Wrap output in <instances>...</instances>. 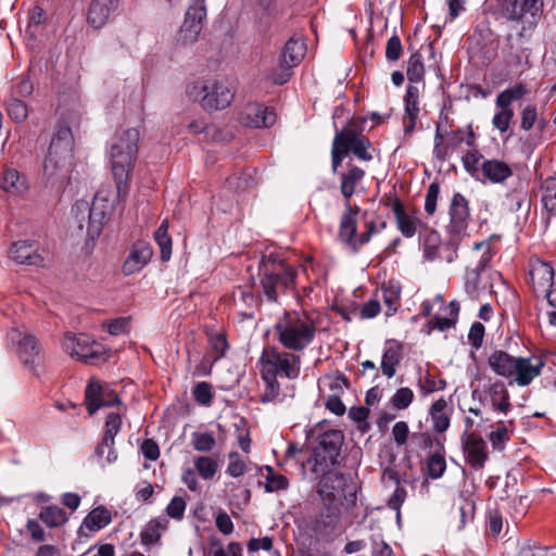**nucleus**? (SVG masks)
I'll use <instances>...</instances> for the list:
<instances>
[{"instance_id":"e2e57ef3","label":"nucleus","mask_w":556,"mask_h":556,"mask_svg":"<svg viewBox=\"0 0 556 556\" xmlns=\"http://www.w3.org/2000/svg\"><path fill=\"white\" fill-rule=\"evenodd\" d=\"M402 43L399 36H392L386 47V58L389 61H397L402 55Z\"/></svg>"},{"instance_id":"09e8293b","label":"nucleus","mask_w":556,"mask_h":556,"mask_svg":"<svg viewBox=\"0 0 556 556\" xmlns=\"http://www.w3.org/2000/svg\"><path fill=\"white\" fill-rule=\"evenodd\" d=\"M500 111L494 115L492 119L493 126L501 132L507 131L509 128L510 121L514 117V110L511 106H497Z\"/></svg>"},{"instance_id":"ddd939ff","label":"nucleus","mask_w":556,"mask_h":556,"mask_svg":"<svg viewBox=\"0 0 556 556\" xmlns=\"http://www.w3.org/2000/svg\"><path fill=\"white\" fill-rule=\"evenodd\" d=\"M118 395L108 386L91 378L85 390V404L89 415H93L101 407H110L119 404Z\"/></svg>"},{"instance_id":"2f4dec72","label":"nucleus","mask_w":556,"mask_h":556,"mask_svg":"<svg viewBox=\"0 0 556 556\" xmlns=\"http://www.w3.org/2000/svg\"><path fill=\"white\" fill-rule=\"evenodd\" d=\"M401 350L402 345L392 341L383 353L381 370L388 378H392L395 375V366L400 363L402 357Z\"/></svg>"},{"instance_id":"72a5a7b5","label":"nucleus","mask_w":556,"mask_h":556,"mask_svg":"<svg viewBox=\"0 0 556 556\" xmlns=\"http://www.w3.org/2000/svg\"><path fill=\"white\" fill-rule=\"evenodd\" d=\"M1 188L12 194H21L27 190L26 180L13 168H7L3 173Z\"/></svg>"},{"instance_id":"4d7b16f0","label":"nucleus","mask_w":556,"mask_h":556,"mask_svg":"<svg viewBox=\"0 0 556 556\" xmlns=\"http://www.w3.org/2000/svg\"><path fill=\"white\" fill-rule=\"evenodd\" d=\"M348 155V149L345 144H342L340 141V138L336 135L332 141V149H331V165H332V172L336 173L338 170V167L341 165L343 159Z\"/></svg>"},{"instance_id":"6ab92c4d","label":"nucleus","mask_w":556,"mask_h":556,"mask_svg":"<svg viewBox=\"0 0 556 556\" xmlns=\"http://www.w3.org/2000/svg\"><path fill=\"white\" fill-rule=\"evenodd\" d=\"M9 256L17 264L41 266L43 257L38 252V244L35 241L21 240L12 243Z\"/></svg>"},{"instance_id":"c85d7f7f","label":"nucleus","mask_w":556,"mask_h":556,"mask_svg":"<svg viewBox=\"0 0 556 556\" xmlns=\"http://www.w3.org/2000/svg\"><path fill=\"white\" fill-rule=\"evenodd\" d=\"M392 212L402 235L407 238L413 237L416 232V219L406 213L403 203L397 198L392 204Z\"/></svg>"},{"instance_id":"13d9d810","label":"nucleus","mask_w":556,"mask_h":556,"mask_svg":"<svg viewBox=\"0 0 556 556\" xmlns=\"http://www.w3.org/2000/svg\"><path fill=\"white\" fill-rule=\"evenodd\" d=\"M489 438L493 448L502 450L505 443L509 440L508 429L505 424L503 421H498L496 430L492 431Z\"/></svg>"},{"instance_id":"58836bf2","label":"nucleus","mask_w":556,"mask_h":556,"mask_svg":"<svg viewBox=\"0 0 556 556\" xmlns=\"http://www.w3.org/2000/svg\"><path fill=\"white\" fill-rule=\"evenodd\" d=\"M425 66L419 52L410 55L407 62V78L410 83H420L424 80Z\"/></svg>"},{"instance_id":"de8ad7c7","label":"nucleus","mask_w":556,"mask_h":556,"mask_svg":"<svg viewBox=\"0 0 556 556\" xmlns=\"http://www.w3.org/2000/svg\"><path fill=\"white\" fill-rule=\"evenodd\" d=\"M544 207L553 215H556V179L549 178L545 182L542 197Z\"/></svg>"},{"instance_id":"393cba45","label":"nucleus","mask_w":556,"mask_h":556,"mask_svg":"<svg viewBox=\"0 0 556 556\" xmlns=\"http://www.w3.org/2000/svg\"><path fill=\"white\" fill-rule=\"evenodd\" d=\"M331 466H320L319 472L320 479L318 482L319 494H332L336 490L341 489L344 485V477L339 471L330 469Z\"/></svg>"},{"instance_id":"c756f323","label":"nucleus","mask_w":556,"mask_h":556,"mask_svg":"<svg viewBox=\"0 0 556 556\" xmlns=\"http://www.w3.org/2000/svg\"><path fill=\"white\" fill-rule=\"evenodd\" d=\"M488 393L493 408L507 414L511 405L509 402V393L504 382L500 380L495 381L489 387Z\"/></svg>"},{"instance_id":"9b49d317","label":"nucleus","mask_w":556,"mask_h":556,"mask_svg":"<svg viewBox=\"0 0 556 556\" xmlns=\"http://www.w3.org/2000/svg\"><path fill=\"white\" fill-rule=\"evenodd\" d=\"M205 17V0H193L179 29L178 41L182 45L195 42L203 28Z\"/></svg>"},{"instance_id":"cd10ccee","label":"nucleus","mask_w":556,"mask_h":556,"mask_svg":"<svg viewBox=\"0 0 556 556\" xmlns=\"http://www.w3.org/2000/svg\"><path fill=\"white\" fill-rule=\"evenodd\" d=\"M518 357H514L504 351H495L489 357L490 367L500 376L510 377L516 370Z\"/></svg>"},{"instance_id":"412c9836","label":"nucleus","mask_w":556,"mask_h":556,"mask_svg":"<svg viewBox=\"0 0 556 556\" xmlns=\"http://www.w3.org/2000/svg\"><path fill=\"white\" fill-rule=\"evenodd\" d=\"M119 2L121 0H92L87 13L88 24L96 29L104 26L117 11Z\"/></svg>"},{"instance_id":"7c9ffc66","label":"nucleus","mask_w":556,"mask_h":556,"mask_svg":"<svg viewBox=\"0 0 556 556\" xmlns=\"http://www.w3.org/2000/svg\"><path fill=\"white\" fill-rule=\"evenodd\" d=\"M542 365L541 362L538 365H532L530 358L518 357L516 370H514L516 382L519 386H528L534 377L540 375Z\"/></svg>"},{"instance_id":"f3484780","label":"nucleus","mask_w":556,"mask_h":556,"mask_svg":"<svg viewBox=\"0 0 556 556\" xmlns=\"http://www.w3.org/2000/svg\"><path fill=\"white\" fill-rule=\"evenodd\" d=\"M336 134L338 138H340L342 144H345L348 154L352 152L357 159L366 162L372 160V155L368 151L371 147L370 141L368 138L363 136L361 131L352 128L351 124L340 130H337Z\"/></svg>"},{"instance_id":"ea45409f","label":"nucleus","mask_w":556,"mask_h":556,"mask_svg":"<svg viewBox=\"0 0 556 556\" xmlns=\"http://www.w3.org/2000/svg\"><path fill=\"white\" fill-rule=\"evenodd\" d=\"M531 278L542 287H551L554 280V269L548 263L541 262L531 270Z\"/></svg>"},{"instance_id":"4468645a","label":"nucleus","mask_w":556,"mask_h":556,"mask_svg":"<svg viewBox=\"0 0 556 556\" xmlns=\"http://www.w3.org/2000/svg\"><path fill=\"white\" fill-rule=\"evenodd\" d=\"M111 522V513L103 506L96 507L92 509L84 519V522L81 527L78 530V540L73 545V549L75 552L80 553V556H85L87 554L93 553L97 545H90L86 549L80 548V545L84 543V540L88 539V534L85 533V529L96 532L102 528H104L106 525Z\"/></svg>"},{"instance_id":"f03ea898","label":"nucleus","mask_w":556,"mask_h":556,"mask_svg":"<svg viewBox=\"0 0 556 556\" xmlns=\"http://www.w3.org/2000/svg\"><path fill=\"white\" fill-rule=\"evenodd\" d=\"M74 151V137L70 126L60 121L51 139L48 153L43 161V174L55 176L59 172L67 169L71 165Z\"/></svg>"},{"instance_id":"2eb2a0df","label":"nucleus","mask_w":556,"mask_h":556,"mask_svg":"<svg viewBox=\"0 0 556 556\" xmlns=\"http://www.w3.org/2000/svg\"><path fill=\"white\" fill-rule=\"evenodd\" d=\"M110 212L111 210L101 207L97 202H92L90 206L87 201H77L72 207L74 218H79V214H83V219H87V233L92 240L100 236Z\"/></svg>"},{"instance_id":"79ce46f5","label":"nucleus","mask_w":556,"mask_h":556,"mask_svg":"<svg viewBox=\"0 0 556 556\" xmlns=\"http://www.w3.org/2000/svg\"><path fill=\"white\" fill-rule=\"evenodd\" d=\"M381 292L382 300L384 304L388 306L387 315H392L397 309L401 289L399 286L395 285H383L381 287Z\"/></svg>"},{"instance_id":"f257e3e1","label":"nucleus","mask_w":556,"mask_h":556,"mask_svg":"<svg viewBox=\"0 0 556 556\" xmlns=\"http://www.w3.org/2000/svg\"><path fill=\"white\" fill-rule=\"evenodd\" d=\"M138 129L128 128L116 132L111 146L112 173L119 199H125L129 190L128 177L138 152Z\"/></svg>"},{"instance_id":"4be33fe9","label":"nucleus","mask_w":556,"mask_h":556,"mask_svg":"<svg viewBox=\"0 0 556 556\" xmlns=\"http://www.w3.org/2000/svg\"><path fill=\"white\" fill-rule=\"evenodd\" d=\"M153 251L148 242L139 241L134 244L128 257L124 262L123 273L132 275L142 269L151 260Z\"/></svg>"},{"instance_id":"37998d69","label":"nucleus","mask_w":556,"mask_h":556,"mask_svg":"<svg viewBox=\"0 0 556 556\" xmlns=\"http://www.w3.org/2000/svg\"><path fill=\"white\" fill-rule=\"evenodd\" d=\"M194 466L199 475L205 479H212L218 468L217 462L208 456H199L194 459Z\"/></svg>"},{"instance_id":"aec40b11","label":"nucleus","mask_w":556,"mask_h":556,"mask_svg":"<svg viewBox=\"0 0 556 556\" xmlns=\"http://www.w3.org/2000/svg\"><path fill=\"white\" fill-rule=\"evenodd\" d=\"M341 513L338 506H325L313 522L317 535L329 536L340 531Z\"/></svg>"},{"instance_id":"9d476101","label":"nucleus","mask_w":556,"mask_h":556,"mask_svg":"<svg viewBox=\"0 0 556 556\" xmlns=\"http://www.w3.org/2000/svg\"><path fill=\"white\" fill-rule=\"evenodd\" d=\"M9 337L16 344V352L23 364L36 376H40V344L38 340L28 332H21L17 329L11 330Z\"/></svg>"},{"instance_id":"864d4df0","label":"nucleus","mask_w":556,"mask_h":556,"mask_svg":"<svg viewBox=\"0 0 556 556\" xmlns=\"http://www.w3.org/2000/svg\"><path fill=\"white\" fill-rule=\"evenodd\" d=\"M193 396L200 405L208 406L213 400L212 386L206 381L199 382L193 388Z\"/></svg>"},{"instance_id":"c03bdc74","label":"nucleus","mask_w":556,"mask_h":556,"mask_svg":"<svg viewBox=\"0 0 556 556\" xmlns=\"http://www.w3.org/2000/svg\"><path fill=\"white\" fill-rule=\"evenodd\" d=\"M253 179L250 173L235 174L227 178L226 187L235 192H242L251 188Z\"/></svg>"},{"instance_id":"0eeeda50","label":"nucleus","mask_w":556,"mask_h":556,"mask_svg":"<svg viewBox=\"0 0 556 556\" xmlns=\"http://www.w3.org/2000/svg\"><path fill=\"white\" fill-rule=\"evenodd\" d=\"M343 442L344 434L341 430L332 429L319 434L318 444L313 453L315 464L312 471L319 472L320 466H339Z\"/></svg>"},{"instance_id":"bf43d9fd","label":"nucleus","mask_w":556,"mask_h":556,"mask_svg":"<svg viewBox=\"0 0 556 556\" xmlns=\"http://www.w3.org/2000/svg\"><path fill=\"white\" fill-rule=\"evenodd\" d=\"M161 523L156 520H151L141 532V541L143 544L149 545L159 541Z\"/></svg>"},{"instance_id":"603ef678","label":"nucleus","mask_w":556,"mask_h":556,"mask_svg":"<svg viewBox=\"0 0 556 556\" xmlns=\"http://www.w3.org/2000/svg\"><path fill=\"white\" fill-rule=\"evenodd\" d=\"M414 400V392L406 387L396 390L394 395L391 397V403L396 409L407 408Z\"/></svg>"},{"instance_id":"338daca9","label":"nucleus","mask_w":556,"mask_h":556,"mask_svg":"<svg viewBox=\"0 0 556 556\" xmlns=\"http://www.w3.org/2000/svg\"><path fill=\"white\" fill-rule=\"evenodd\" d=\"M538 121V112L534 105H527L521 112V128L530 130Z\"/></svg>"},{"instance_id":"c9c22d12","label":"nucleus","mask_w":556,"mask_h":556,"mask_svg":"<svg viewBox=\"0 0 556 556\" xmlns=\"http://www.w3.org/2000/svg\"><path fill=\"white\" fill-rule=\"evenodd\" d=\"M446 402L444 399H439L430 407V415L433 420V429L437 432H444L450 426V418L444 413Z\"/></svg>"},{"instance_id":"49530a36","label":"nucleus","mask_w":556,"mask_h":556,"mask_svg":"<svg viewBox=\"0 0 556 556\" xmlns=\"http://www.w3.org/2000/svg\"><path fill=\"white\" fill-rule=\"evenodd\" d=\"M482 154L473 149L471 151H468L464 156H463V163H464V167L465 169L475 178L479 179V175L481 173V165L479 164L481 159H482Z\"/></svg>"},{"instance_id":"774afa93","label":"nucleus","mask_w":556,"mask_h":556,"mask_svg":"<svg viewBox=\"0 0 556 556\" xmlns=\"http://www.w3.org/2000/svg\"><path fill=\"white\" fill-rule=\"evenodd\" d=\"M185 508L186 502L181 497L175 496L167 505L166 513L172 518L181 519L185 513Z\"/></svg>"},{"instance_id":"1a4fd4ad","label":"nucleus","mask_w":556,"mask_h":556,"mask_svg":"<svg viewBox=\"0 0 556 556\" xmlns=\"http://www.w3.org/2000/svg\"><path fill=\"white\" fill-rule=\"evenodd\" d=\"M63 349L88 364L105 359V350L102 344L91 340L87 334L76 337L67 333L63 340Z\"/></svg>"},{"instance_id":"4c0bfd02","label":"nucleus","mask_w":556,"mask_h":556,"mask_svg":"<svg viewBox=\"0 0 556 556\" xmlns=\"http://www.w3.org/2000/svg\"><path fill=\"white\" fill-rule=\"evenodd\" d=\"M528 90L522 84H517L511 88L505 89L497 94L495 104L496 106H511L514 101L522 99Z\"/></svg>"},{"instance_id":"5fc2aeb1","label":"nucleus","mask_w":556,"mask_h":556,"mask_svg":"<svg viewBox=\"0 0 556 556\" xmlns=\"http://www.w3.org/2000/svg\"><path fill=\"white\" fill-rule=\"evenodd\" d=\"M192 437H193V447L198 452H203V453L211 452L216 444L215 438L211 433H207V432H204V433L194 432L192 434Z\"/></svg>"},{"instance_id":"a19ab883","label":"nucleus","mask_w":556,"mask_h":556,"mask_svg":"<svg viewBox=\"0 0 556 556\" xmlns=\"http://www.w3.org/2000/svg\"><path fill=\"white\" fill-rule=\"evenodd\" d=\"M446 469V463L443 454L438 451L427 458V473L432 479L442 477Z\"/></svg>"},{"instance_id":"20e7f679","label":"nucleus","mask_w":556,"mask_h":556,"mask_svg":"<svg viewBox=\"0 0 556 556\" xmlns=\"http://www.w3.org/2000/svg\"><path fill=\"white\" fill-rule=\"evenodd\" d=\"M260 270L263 274L261 280L263 291L269 301L276 302L278 290H287L295 282L294 269L285 261H277L271 255L262 260Z\"/></svg>"},{"instance_id":"3c124183","label":"nucleus","mask_w":556,"mask_h":556,"mask_svg":"<svg viewBox=\"0 0 556 556\" xmlns=\"http://www.w3.org/2000/svg\"><path fill=\"white\" fill-rule=\"evenodd\" d=\"M8 114L16 123L24 122L28 116L27 105L23 101L13 98L8 104Z\"/></svg>"},{"instance_id":"bb28decb","label":"nucleus","mask_w":556,"mask_h":556,"mask_svg":"<svg viewBox=\"0 0 556 556\" xmlns=\"http://www.w3.org/2000/svg\"><path fill=\"white\" fill-rule=\"evenodd\" d=\"M247 119V125L249 126L256 128L270 127L276 122V114L267 106L252 104L248 108Z\"/></svg>"},{"instance_id":"423d86ee","label":"nucleus","mask_w":556,"mask_h":556,"mask_svg":"<svg viewBox=\"0 0 556 556\" xmlns=\"http://www.w3.org/2000/svg\"><path fill=\"white\" fill-rule=\"evenodd\" d=\"M502 12L507 20L522 24L519 35L523 36L536 26L543 12V0H503Z\"/></svg>"},{"instance_id":"0e129e2a","label":"nucleus","mask_w":556,"mask_h":556,"mask_svg":"<svg viewBox=\"0 0 556 556\" xmlns=\"http://www.w3.org/2000/svg\"><path fill=\"white\" fill-rule=\"evenodd\" d=\"M128 325V317H118L113 320L104 323V326L108 328L109 333L112 336H118L126 332Z\"/></svg>"},{"instance_id":"7ed1b4c3","label":"nucleus","mask_w":556,"mask_h":556,"mask_svg":"<svg viewBox=\"0 0 556 556\" xmlns=\"http://www.w3.org/2000/svg\"><path fill=\"white\" fill-rule=\"evenodd\" d=\"M279 342L293 351L304 350L315 338L316 327L307 316L287 312L276 325Z\"/></svg>"},{"instance_id":"f8f14e48","label":"nucleus","mask_w":556,"mask_h":556,"mask_svg":"<svg viewBox=\"0 0 556 556\" xmlns=\"http://www.w3.org/2000/svg\"><path fill=\"white\" fill-rule=\"evenodd\" d=\"M448 214L447 231L452 237L451 241L456 244L466 235L469 218L468 201L462 193L453 195Z\"/></svg>"},{"instance_id":"a211bd4d","label":"nucleus","mask_w":556,"mask_h":556,"mask_svg":"<svg viewBox=\"0 0 556 556\" xmlns=\"http://www.w3.org/2000/svg\"><path fill=\"white\" fill-rule=\"evenodd\" d=\"M300 362V356L292 353L276 350L266 353V366L273 367L277 375H285L289 379L298 378Z\"/></svg>"},{"instance_id":"8fccbe9b","label":"nucleus","mask_w":556,"mask_h":556,"mask_svg":"<svg viewBox=\"0 0 556 556\" xmlns=\"http://www.w3.org/2000/svg\"><path fill=\"white\" fill-rule=\"evenodd\" d=\"M266 470L268 472L265 484L267 492H276L288 488L289 482L285 476L275 473L274 469L269 466L266 467Z\"/></svg>"},{"instance_id":"6e6552de","label":"nucleus","mask_w":556,"mask_h":556,"mask_svg":"<svg viewBox=\"0 0 556 556\" xmlns=\"http://www.w3.org/2000/svg\"><path fill=\"white\" fill-rule=\"evenodd\" d=\"M305 51V43L301 39L290 38L280 54L278 67L271 71L273 83L286 84L292 76V68L298 66L304 58Z\"/></svg>"},{"instance_id":"473e14b6","label":"nucleus","mask_w":556,"mask_h":556,"mask_svg":"<svg viewBox=\"0 0 556 556\" xmlns=\"http://www.w3.org/2000/svg\"><path fill=\"white\" fill-rule=\"evenodd\" d=\"M490 261L489 253H484L475 268L467 269L465 290L471 298L478 296L481 271L484 270Z\"/></svg>"},{"instance_id":"e433bc0d","label":"nucleus","mask_w":556,"mask_h":556,"mask_svg":"<svg viewBox=\"0 0 556 556\" xmlns=\"http://www.w3.org/2000/svg\"><path fill=\"white\" fill-rule=\"evenodd\" d=\"M39 518L50 528L60 527L67 521L66 513L55 505L43 507L39 514Z\"/></svg>"},{"instance_id":"5701e85b","label":"nucleus","mask_w":556,"mask_h":556,"mask_svg":"<svg viewBox=\"0 0 556 556\" xmlns=\"http://www.w3.org/2000/svg\"><path fill=\"white\" fill-rule=\"evenodd\" d=\"M463 445L471 467L481 469L488 458L483 439L473 433L466 434L463 440Z\"/></svg>"},{"instance_id":"69168bd1","label":"nucleus","mask_w":556,"mask_h":556,"mask_svg":"<svg viewBox=\"0 0 556 556\" xmlns=\"http://www.w3.org/2000/svg\"><path fill=\"white\" fill-rule=\"evenodd\" d=\"M392 435L396 445H404L409 437L408 425L405 421H397L392 428Z\"/></svg>"},{"instance_id":"39448f33","label":"nucleus","mask_w":556,"mask_h":556,"mask_svg":"<svg viewBox=\"0 0 556 556\" xmlns=\"http://www.w3.org/2000/svg\"><path fill=\"white\" fill-rule=\"evenodd\" d=\"M188 94L208 112L226 109L233 99V91L223 81L205 80L188 87Z\"/></svg>"},{"instance_id":"a18cd8bd","label":"nucleus","mask_w":556,"mask_h":556,"mask_svg":"<svg viewBox=\"0 0 556 556\" xmlns=\"http://www.w3.org/2000/svg\"><path fill=\"white\" fill-rule=\"evenodd\" d=\"M357 222L352 220L351 217L341 216L339 227V239L350 247L354 237L356 236Z\"/></svg>"},{"instance_id":"052dcab7","label":"nucleus","mask_w":556,"mask_h":556,"mask_svg":"<svg viewBox=\"0 0 556 556\" xmlns=\"http://www.w3.org/2000/svg\"><path fill=\"white\" fill-rule=\"evenodd\" d=\"M247 469L245 463L241 459L240 455L237 452H231L229 454V464L227 467V473L233 478L240 477L244 473Z\"/></svg>"},{"instance_id":"dca6fc26","label":"nucleus","mask_w":556,"mask_h":556,"mask_svg":"<svg viewBox=\"0 0 556 556\" xmlns=\"http://www.w3.org/2000/svg\"><path fill=\"white\" fill-rule=\"evenodd\" d=\"M122 427V417L118 413H110L106 416L104 433L101 442L98 443L96 447V455L99 457H103L105 454V448L108 450L106 454V463L112 464L117 459V453L114 448L115 437L119 432Z\"/></svg>"},{"instance_id":"680f3d73","label":"nucleus","mask_w":556,"mask_h":556,"mask_svg":"<svg viewBox=\"0 0 556 556\" xmlns=\"http://www.w3.org/2000/svg\"><path fill=\"white\" fill-rule=\"evenodd\" d=\"M440 192V186L438 182L429 185L426 199H425V211L429 215H433L437 210V201Z\"/></svg>"},{"instance_id":"a878e982","label":"nucleus","mask_w":556,"mask_h":556,"mask_svg":"<svg viewBox=\"0 0 556 556\" xmlns=\"http://www.w3.org/2000/svg\"><path fill=\"white\" fill-rule=\"evenodd\" d=\"M346 167L348 170L340 176V191L345 200H350L355 192L356 185L363 180L365 172L352 162H349Z\"/></svg>"},{"instance_id":"6e6d98bb","label":"nucleus","mask_w":556,"mask_h":556,"mask_svg":"<svg viewBox=\"0 0 556 556\" xmlns=\"http://www.w3.org/2000/svg\"><path fill=\"white\" fill-rule=\"evenodd\" d=\"M208 338L211 346L213 351L216 353L214 361H218L219 358L225 356V353L229 346L226 339V334L224 332L210 333Z\"/></svg>"},{"instance_id":"b1692460","label":"nucleus","mask_w":556,"mask_h":556,"mask_svg":"<svg viewBox=\"0 0 556 556\" xmlns=\"http://www.w3.org/2000/svg\"><path fill=\"white\" fill-rule=\"evenodd\" d=\"M481 174L493 184H502L513 176V169L504 161L485 160L481 163Z\"/></svg>"},{"instance_id":"f704fd0d","label":"nucleus","mask_w":556,"mask_h":556,"mask_svg":"<svg viewBox=\"0 0 556 556\" xmlns=\"http://www.w3.org/2000/svg\"><path fill=\"white\" fill-rule=\"evenodd\" d=\"M154 240L161 250V260L167 262L172 256V238L168 236V220L161 223L154 232Z\"/></svg>"}]
</instances>
